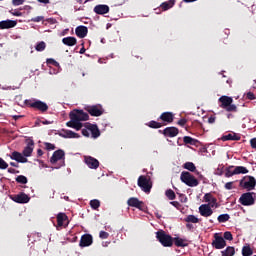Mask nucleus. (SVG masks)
<instances>
[{"label": "nucleus", "mask_w": 256, "mask_h": 256, "mask_svg": "<svg viewBox=\"0 0 256 256\" xmlns=\"http://www.w3.org/2000/svg\"><path fill=\"white\" fill-rule=\"evenodd\" d=\"M10 199H12V201H14L15 203L20 204L29 203V201H31L29 195L25 194L24 192L10 196Z\"/></svg>", "instance_id": "nucleus-15"}, {"label": "nucleus", "mask_w": 256, "mask_h": 256, "mask_svg": "<svg viewBox=\"0 0 256 256\" xmlns=\"http://www.w3.org/2000/svg\"><path fill=\"white\" fill-rule=\"evenodd\" d=\"M242 189H246L247 191H253L256 186V180L253 176H244L239 183Z\"/></svg>", "instance_id": "nucleus-7"}, {"label": "nucleus", "mask_w": 256, "mask_h": 256, "mask_svg": "<svg viewBox=\"0 0 256 256\" xmlns=\"http://www.w3.org/2000/svg\"><path fill=\"white\" fill-rule=\"evenodd\" d=\"M222 256H233L235 255V247L228 246L225 250L221 251Z\"/></svg>", "instance_id": "nucleus-33"}, {"label": "nucleus", "mask_w": 256, "mask_h": 256, "mask_svg": "<svg viewBox=\"0 0 256 256\" xmlns=\"http://www.w3.org/2000/svg\"><path fill=\"white\" fill-rule=\"evenodd\" d=\"M85 111H87L91 117H101L104 113L103 106H101V104L86 106Z\"/></svg>", "instance_id": "nucleus-9"}, {"label": "nucleus", "mask_w": 256, "mask_h": 256, "mask_svg": "<svg viewBox=\"0 0 256 256\" xmlns=\"http://www.w3.org/2000/svg\"><path fill=\"white\" fill-rule=\"evenodd\" d=\"M109 11L110 8L106 4H98L94 7V13H96V15H107Z\"/></svg>", "instance_id": "nucleus-24"}, {"label": "nucleus", "mask_w": 256, "mask_h": 256, "mask_svg": "<svg viewBox=\"0 0 256 256\" xmlns=\"http://www.w3.org/2000/svg\"><path fill=\"white\" fill-rule=\"evenodd\" d=\"M37 155H38V157H43V150L42 149H38L37 150Z\"/></svg>", "instance_id": "nucleus-63"}, {"label": "nucleus", "mask_w": 256, "mask_h": 256, "mask_svg": "<svg viewBox=\"0 0 256 256\" xmlns=\"http://www.w3.org/2000/svg\"><path fill=\"white\" fill-rule=\"evenodd\" d=\"M138 187L144 191V193H151V188L153 187L149 179H147V176L141 175L138 178Z\"/></svg>", "instance_id": "nucleus-11"}, {"label": "nucleus", "mask_w": 256, "mask_h": 256, "mask_svg": "<svg viewBox=\"0 0 256 256\" xmlns=\"http://www.w3.org/2000/svg\"><path fill=\"white\" fill-rule=\"evenodd\" d=\"M183 141L186 145H196L197 140L190 136H184Z\"/></svg>", "instance_id": "nucleus-39"}, {"label": "nucleus", "mask_w": 256, "mask_h": 256, "mask_svg": "<svg viewBox=\"0 0 256 256\" xmlns=\"http://www.w3.org/2000/svg\"><path fill=\"white\" fill-rule=\"evenodd\" d=\"M128 207H135V209H139V211H145L147 206H145V202L139 200V198L131 197L127 200Z\"/></svg>", "instance_id": "nucleus-12"}, {"label": "nucleus", "mask_w": 256, "mask_h": 256, "mask_svg": "<svg viewBox=\"0 0 256 256\" xmlns=\"http://www.w3.org/2000/svg\"><path fill=\"white\" fill-rule=\"evenodd\" d=\"M17 27V21L15 20H3L0 22V29H13Z\"/></svg>", "instance_id": "nucleus-27"}, {"label": "nucleus", "mask_w": 256, "mask_h": 256, "mask_svg": "<svg viewBox=\"0 0 256 256\" xmlns=\"http://www.w3.org/2000/svg\"><path fill=\"white\" fill-rule=\"evenodd\" d=\"M173 5H175V0H169L167 2H163L161 4V8L163 9V11H169V9L173 7Z\"/></svg>", "instance_id": "nucleus-34"}, {"label": "nucleus", "mask_w": 256, "mask_h": 256, "mask_svg": "<svg viewBox=\"0 0 256 256\" xmlns=\"http://www.w3.org/2000/svg\"><path fill=\"white\" fill-rule=\"evenodd\" d=\"M69 118L71 121H89V114L83 110L74 109L70 112Z\"/></svg>", "instance_id": "nucleus-6"}, {"label": "nucleus", "mask_w": 256, "mask_h": 256, "mask_svg": "<svg viewBox=\"0 0 256 256\" xmlns=\"http://www.w3.org/2000/svg\"><path fill=\"white\" fill-rule=\"evenodd\" d=\"M173 243L176 247H188L189 243H187V239L175 237L173 238Z\"/></svg>", "instance_id": "nucleus-31"}, {"label": "nucleus", "mask_w": 256, "mask_h": 256, "mask_svg": "<svg viewBox=\"0 0 256 256\" xmlns=\"http://www.w3.org/2000/svg\"><path fill=\"white\" fill-rule=\"evenodd\" d=\"M67 127H71V129H75L76 131H81L83 129V123L76 121V120H70L66 123Z\"/></svg>", "instance_id": "nucleus-30"}, {"label": "nucleus", "mask_w": 256, "mask_h": 256, "mask_svg": "<svg viewBox=\"0 0 256 256\" xmlns=\"http://www.w3.org/2000/svg\"><path fill=\"white\" fill-rule=\"evenodd\" d=\"M47 65H54V67H59V62H57L53 58H49L46 60Z\"/></svg>", "instance_id": "nucleus-46"}, {"label": "nucleus", "mask_w": 256, "mask_h": 256, "mask_svg": "<svg viewBox=\"0 0 256 256\" xmlns=\"http://www.w3.org/2000/svg\"><path fill=\"white\" fill-rule=\"evenodd\" d=\"M208 123H211V124L215 123V116H210L208 118Z\"/></svg>", "instance_id": "nucleus-62"}, {"label": "nucleus", "mask_w": 256, "mask_h": 256, "mask_svg": "<svg viewBox=\"0 0 256 256\" xmlns=\"http://www.w3.org/2000/svg\"><path fill=\"white\" fill-rule=\"evenodd\" d=\"M61 160H65V151L61 149L54 151V153L52 154V157L50 158V163L52 165H55L57 161H61Z\"/></svg>", "instance_id": "nucleus-19"}, {"label": "nucleus", "mask_w": 256, "mask_h": 256, "mask_svg": "<svg viewBox=\"0 0 256 256\" xmlns=\"http://www.w3.org/2000/svg\"><path fill=\"white\" fill-rule=\"evenodd\" d=\"M224 241L226 239V241H233V234H231V232L227 231L224 232V237H223Z\"/></svg>", "instance_id": "nucleus-47"}, {"label": "nucleus", "mask_w": 256, "mask_h": 256, "mask_svg": "<svg viewBox=\"0 0 256 256\" xmlns=\"http://www.w3.org/2000/svg\"><path fill=\"white\" fill-rule=\"evenodd\" d=\"M44 147L46 151H55L56 149L55 144H51L49 142H44Z\"/></svg>", "instance_id": "nucleus-45"}, {"label": "nucleus", "mask_w": 256, "mask_h": 256, "mask_svg": "<svg viewBox=\"0 0 256 256\" xmlns=\"http://www.w3.org/2000/svg\"><path fill=\"white\" fill-rule=\"evenodd\" d=\"M56 219H57V225H56L57 231H61L63 227L65 228L69 225V217L67 216V214L63 212L58 213L56 216Z\"/></svg>", "instance_id": "nucleus-10"}, {"label": "nucleus", "mask_w": 256, "mask_h": 256, "mask_svg": "<svg viewBox=\"0 0 256 256\" xmlns=\"http://www.w3.org/2000/svg\"><path fill=\"white\" fill-rule=\"evenodd\" d=\"M46 47H47V44L45 42L41 41L35 46V49H36V51L41 52V51H45Z\"/></svg>", "instance_id": "nucleus-43"}, {"label": "nucleus", "mask_w": 256, "mask_h": 256, "mask_svg": "<svg viewBox=\"0 0 256 256\" xmlns=\"http://www.w3.org/2000/svg\"><path fill=\"white\" fill-rule=\"evenodd\" d=\"M88 33L89 29L87 28V26H78L75 29V34L77 35V37H79V39H85Z\"/></svg>", "instance_id": "nucleus-26"}, {"label": "nucleus", "mask_w": 256, "mask_h": 256, "mask_svg": "<svg viewBox=\"0 0 256 256\" xmlns=\"http://www.w3.org/2000/svg\"><path fill=\"white\" fill-rule=\"evenodd\" d=\"M180 202L181 203H187L188 199L185 194H179Z\"/></svg>", "instance_id": "nucleus-53"}, {"label": "nucleus", "mask_w": 256, "mask_h": 256, "mask_svg": "<svg viewBox=\"0 0 256 256\" xmlns=\"http://www.w3.org/2000/svg\"><path fill=\"white\" fill-rule=\"evenodd\" d=\"M156 239L162 247H173V238L165 230H158L156 232Z\"/></svg>", "instance_id": "nucleus-2"}, {"label": "nucleus", "mask_w": 256, "mask_h": 256, "mask_svg": "<svg viewBox=\"0 0 256 256\" xmlns=\"http://www.w3.org/2000/svg\"><path fill=\"white\" fill-rule=\"evenodd\" d=\"M221 109H225L228 113H237V105L233 104V98L229 96H221L218 99Z\"/></svg>", "instance_id": "nucleus-1"}, {"label": "nucleus", "mask_w": 256, "mask_h": 256, "mask_svg": "<svg viewBox=\"0 0 256 256\" xmlns=\"http://www.w3.org/2000/svg\"><path fill=\"white\" fill-rule=\"evenodd\" d=\"M255 195L253 192L243 193L239 198V203L244 207H250L251 205H255Z\"/></svg>", "instance_id": "nucleus-8"}, {"label": "nucleus", "mask_w": 256, "mask_h": 256, "mask_svg": "<svg viewBox=\"0 0 256 256\" xmlns=\"http://www.w3.org/2000/svg\"><path fill=\"white\" fill-rule=\"evenodd\" d=\"M163 125H164L163 123L157 122L155 120H152L148 123V127H150L151 129H161Z\"/></svg>", "instance_id": "nucleus-35"}, {"label": "nucleus", "mask_w": 256, "mask_h": 256, "mask_svg": "<svg viewBox=\"0 0 256 256\" xmlns=\"http://www.w3.org/2000/svg\"><path fill=\"white\" fill-rule=\"evenodd\" d=\"M99 237L100 239H109V233L106 231H100Z\"/></svg>", "instance_id": "nucleus-49"}, {"label": "nucleus", "mask_w": 256, "mask_h": 256, "mask_svg": "<svg viewBox=\"0 0 256 256\" xmlns=\"http://www.w3.org/2000/svg\"><path fill=\"white\" fill-rule=\"evenodd\" d=\"M242 255L243 256H251V255H253V249H251V246H244L242 248Z\"/></svg>", "instance_id": "nucleus-38"}, {"label": "nucleus", "mask_w": 256, "mask_h": 256, "mask_svg": "<svg viewBox=\"0 0 256 256\" xmlns=\"http://www.w3.org/2000/svg\"><path fill=\"white\" fill-rule=\"evenodd\" d=\"M25 3V0H12V5L14 7H19V5H23Z\"/></svg>", "instance_id": "nucleus-50"}, {"label": "nucleus", "mask_w": 256, "mask_h": 256, "mask_svg": "<svg viewBox=\"0 0 256 256\" xmlns=\"http://www.w3.org/2000/svg\"><path fill=\"white\" fill-rule=\"evenodd\" d=\"M10 159H12L13 161H17V163H27L28 161L27 158H25L24 155L21 154V152L17 151L11 153Z\"/></svg>", "instance_id": "nucleus-25"}, {"label": "nucleus", "mask_w": 256, "mask_h": 256, "mask_svg": "<svg viewBox=\"0 0 256 256\" xmlns=\"http://www.w3.org/2000/svg\"><path fill=\"white\" fill-rule=\"evenodd\" d=\"M170 205H172L173 207H175L176 209H181V203L177 202V201H172L170 202Z\"/></svg>", "instance_id": "nucleus-55"}, {"label": "nucleus", "mask_w": 256, "mask_h": 256, "mask_svg": "<svg viewBox=\"0 0 256 256\" xmlns=\"http://www.w3.org/2000/svg\"><path fill=\"white\" fill-rule=\"evenodd\" d=\"M180 180L188 187H197V185H199V180H197L195 176L187 171H183L181 173Z\"/></svg>", "instance_id": "nucleus-5"}, {"label": "nucleus", "mask_w": 256, "mask_h": 256, "mask_svg": "<svg viewBox=\"0 0 256 256\" xmlns=\"http://www.w3.org/2000/svg\"><path fill=\"white\" fill-rule=\"evenodd\" d=\"M225 189H227L228 191H231V189H233V182H227L225 184Z\"/></svg>", "instance_id": "nucleus-57"}, {"label": "nucleus", "mask_w": 256, "mask_h": 256, "mask_svg": "<svg viewBox=\"0 0 256 256\" xmlns=\"http://www.w3.org/2000/svg\"><path fill=\"white\" fill-rule=\"evenodd\" d=\"M90 207L97 210L98 207H101V202L97 199L91 200L90 201Z\"/></svg>", "instance_id": "nucleus-44"}, {"label": "nucleus", "mask_w": 256, "mask_h": 256, "mask_svg": "<svg viewBox=\"0 0 256 256\" xmlns=\"http://www.w3.org/2000/svg\"><path fill=\"white\" fill-rule=\"evenodd\" d=\"M204 201L206 203H210L211 207H214V205L217 203V198L213 197L211 193H206L204 195Z\"/></svg>", "instance_id": "nucleus-32"}, {"label": "nucleus", "mask_w": 256, "mask_h": 256, "mask_svg": "<svg viewBox=\"0 0 256 256\" xmlns=\"http://www.w3.org/2000/svg\"><path fill=\"white\" fill-rule=\"evenodd\" d=\"M249 170L244 166H228L225 168V177H233V175H247Z\"/></svg>", "instance_id": "nucleus-4"}, {"label": "nucleus", "mask_w": 256, "mask_h": 256, "mask_svg": "<svg viewBox=\"0 0 256 256\" xmlns=\"http://www.w3.org/2000/svg\"><path fill=\"white\" fill-rule=\"evenodd\" d=\"M246 98H248L249 101H255L256 96H255V94H254L253 92H248V93L246 94Z\"/></svg>", "instance_id": "nucleus-51"}, {"label": "nucleus", "mask_w": 256, "mask_h": 256, "mask_svg": "<svg viewBox=\"0 0 256 256\" xmlns=\"http://www.w3.org/2000/svg\"><path fill=\"white\" fill-rule=\"evenodd\" d=\"M25 105L31 107V109H36L40 113H47L49 111V105L41 100H25Z\"/></svg>", "instance_id": "nucleus-3"}, {"label": "nucleus", "mask_w": 256, "mask_h": 256, "mask_svg": "<svg viewBox=\"0 0 256 256\" xmlns=\"http://www.w3.org/2000/svg\"><path fill=\"white\" fill-rule=\"evenodd\" d=\"M82 135L84 136V137H89V129H87V128H84V129H82Z\"/></svg>", "instance_id": "nucleus-59"}, {"label": "nucleus", "mask_w": 256, "mask_h": 256, "mask_svg": "<svg viewBox=\"0 0 256 256\" xmlns=\"http://www.w3.org/2000/svg\"><path fill=\"white\" fill-rule=\"evenodd\" d=\"M250 147L256 150V138L250 139Z\"/></svg>", "instance_id": "nucleus-56"}, {"label": "nucleus", "mask_w": 256, "mask_h": 256, "mask_svg": "<svg viewBox=\"0 0 256 256\" xmlns=\"http://www.w3.org/2000/svg\"><path fill=\"white\" fill-rule=\"evenodd\" d=\"M59 137L63 139H79L81 136L71 130L62 129L58 132Z\"/></svg>", "instance_id": "nucleus-18"}, {"label": "nucleus", "mask_w": 256, "mask_h": 256, "mask_svg": "<svg viewBox=\"0 0 256 256\" xmlns=\"http://www.w3.org/2000/svg\"><path fill=\"white\" fill-rule=\"evenodd\" d=\"M11 14L14 15V17H21L23 15L19 10H15L14 12H11Z\"/></svg>", "instance_id": "nucleus-58"}, {"label": "nucleus", "mask_w": 256, "mask_h": 256, "mask_svg": "<svg viewBox=\"0 0 256 256\" xmlns=\"http://www.w3.org/2000/svg\"><path fill=\"white\" fill-rule=\"evenodd\" d=\"M62 43L67 47H75V45H77V38L73 36H68L62 39Z\"/></svg>", "instance_id": "nucleus-28"}, {"label": "nucleus", "mask_w": 256, "mask_h": 256, "mask_svg": "<svg viewBox=\"0 0 256 256\" xmlns=\"http://www.w3.org/2000/svg\"><path fill=\"white\" fill-rule=\"evenodd\" d=\"M8 173H11V174L19 173V170H16L14 168H8Z\"/></svg>", "instance_id": "nucleus-60"}, {"label": "nucleus", "mask_w": 256, "mask_h": 256, "mask_svg": "<svg viewBox=\"0 0 256 256\" xmlns=\"http://www.w3.org/2000/svg\"><path fill=\"white\" fill-rule=\"evenodd\" d=\"M28 181L29 180L23 175H19L16 177V183H20L21 185H27Z\"/></svg>", "instance_id": "nucleus-42"}, {"label": "nucleus", "mask_w": 256, "mask_h": 256, "mask_svg": "<svg viewBox=\"0 0 256 256\" xmlns=\"http://www.w3.org/2000/svg\"><path fill=\"white\" fill-rule=\"evenodd\" d=\"M158 121H162V125H169L175 121V114L173 112H163Z\"/></svg>", "instance_id": "nucleus-14"}, {"label": "nucleus", "mask_w": 256, "mask_h": 256, "mask_svg": "<svg viewBox=\"0 0 256 256\" xmlns=\"http://www.w3.org/2000/svg\"><path fill=\"white\" fill-rule=\"evenodd\" d=\"M9 167V164L3 160V158L0 157V169L5 170Z\"/></svg>", "instance_id": "nucleus-48"}, {"label": "nucleus", "mask_w": 256, "mask_h": 256, "mask_svg": "<svg viewBox=\"0 0 256 256\" xmlns=\"http://www.w3.org/2000/svg\"><path fill=\"white\" fill-rule=\"evenodd\" d=\"M165 195L170 201H174V199H177V195L172 189L166 190Z\"/></svg>", "instance_id": "nucleus-36"}, {"label": "nucleus", "mask_w": 256, "mask_h": 256, "mask_svg": "<svg viewBox=\"0 0 256 256\" xmlns=\"http://www.w3.org/2000/svg\"><path fill=\"white\" fill-rule=\"evenodd\" d=\"M80 247H90V245H93V236L91 234H84L81 236Z\"/></svg>", "instance_id": "nucleus-22"}, {"label": "nucleus", "mask_w": 256, "mask_h": 256, "mask_svg": "<svg viewBox=\"0 0 256 256\" xmlns=\"http://www.w3.org/2000/svg\"><path fill=\"white\" fill-rule=\"evenodd\" d=\"M221 141H241V136L237 133H229L221 137Z\"/></svg>", "instance_id": "nucleus-29"}, {"label": "nucleus", "mask_w": 256, "mask_h": 256, "mask_svg": "<svg viewBox=\"0 0 256 256\" xmlns=\"http://www.w3.org/2000/svg\"><path fill=\"white\" fill-rule=\"evenodd\" d=\"M84 163H86L89 169H99V160L93 158L92 156H85Z\"/></svg>", "instance_id": "nucleus-20"}, {"label": "nucleus", "mask_w": 256, "mask_h": 256, "mask_svg": "<svg viewBox=\"0 0 256 256\" xmlns=\"http://www.w3.org/2000/svg\"><path fill=\"white\" fill-rule=\"evenodd\" d=\"M184 221L186 223H199V218H197L195 215H188Z\"/></svg>", "instance_id": "nucleus-40"}, {"label": "nucleus", "mask_w": 256, "mask_h": 256, "mask_svg": "<svg viewBox=\"0 0 256 256\" xmlns=\"http://www.w3.org/2000/svg\"><path fill=\"white\" fill-rule=\"evenodd\" d=\"M186 229H188L189 231H192V229H194V227H193V224H191V223H187L186 224Z\"/></svg>", "instance_id": "nucleus-61"}, {"label": "nucleus", "mask_w": 256, "mask_h": 256, "mask_svg": "<svg viewBox=\"0 0 256 256\" xmlns=\"http://www.w3.org/2000/svg\"><path fill=\"white\" fill-rule=\"evenodd\" d=\"M33 147H35V141H33V139L27 140V146L24 148L22 152L25 158L31 157L33 153Z\"/></svg>", "instance_id": "nucleus-23"}, {"label": "nucleus", "mask_w": 256, "mask_h": 256, "mask_svg": "<svg viewBox=\"0 0 256 256\" xmlns=\"http://www.w3.org/2000/svg\"><path fill=\"white\" fill-rule=\"evenodd\" d=\"M178 125H180V127H185V125H187V119L181 118V119L178 121Z\"/></svg>", "instance_id": "nucleus-54"}, {"label": "nucleus", "mask_w": 256, "mask_h": 256, "mask_svg": "<svg viewBox=\"0 0 256 256\" xmlns=\"http://www.w3.org/2000/svg\"><path fill=\"white\" fill-rule=\"evenodd\" d=\"M184 169H187V171H191L192 173H195V170L197 167H195V164L193 162H186L184 164Z\"/></svg>", "instance_id": "nucleus-37"}, {"label": "nucleus", "mask_w": 256, "mask_h": 256, "mask_svg": "<svg viewBox=\"0 0 256 256\" xmlns=\"http://www.w3.org/2000/svg\"><path fill=\"white\" fill-rule=\"evenodd\" d=\"M199 213L202 217H211L213 215V209L209 204H202L199 207Z\"/></svg>", "instance_id": "nucleus-21"}, {"label": "nucleus", "mask_w": 256, "mask_h": 256, "mask_svg": "<svg viewBox=\"0 0 256 256\" xmlns=\"http://www.w3.org/2000/svg\"><path fill=\"white\" fill-rule=\"evenodd\" d=\"M84 127L91 132L93 139H97V137L101 136V131L99 130V127L97 126V124H91L87 122L84 124Z\"/></svg>", "instance_id": "nucleus-16"}, {"label": "nucleus", "mask_w": 256, "mask_h": 256, "mask_svg": "<svg viewBox=\"0 0 256 256\" xmlns=\"http://www.w3.org/2000/svg\"><path fill=\"white\" fill-rule=\"evenodd\" d=\"M212 247L214 249H225L227 247V241L219 233L214 234V240L212 241Z\"/></svg>", "instance_id": "nucleus-13"}, {"label": "nucleus", "mask_w": 256, "mask_h": 256, "mask_svg": "<svg viewBox=\"0 0 256 256\" xmlns=\"http://www.w3.org/2000/svg\"><path fill=\"white\" fill-rule=\"evenodd\" d=\"M231 219V216L229 214H221L218 216V222L219 223H227Z\"/></svg>", "instance_id": "nucleus-41"}, {"label": "nucleus", "mask_w": 256, "mask_h": 256, "mask_svg": "<svg viewBox=\"0 0 256 256\" xmlns=\"http://www.w3.org/2000/svg\"><path fill=\"white\" fill-rule=\"evenodd\" d=\"M44 17L43 16H37L31 19L33 23H40V21H43Z\"/></svg>", "instance_id": "nucleus-52"}, {"label": "nucleus", "mask_w": 256, "mask_h": 256, "mask_svg": "<svg viewBox=\"0 0 256 256\" xmlns=\"http://www.w3.org/2000/svg\"><path fill=\"white\" fill-rule=\"evenodd\" d=\"M159 133H162L164 137H177L179 135V128L177 127H166L163 131L159 130Z\"/></svg>", "instance_id": "nucleus-17"}, {"label": "nucleus", "mask_w": 256, "mask_h": 256, "mask_svg": "<svg viewBox=\"0 0 256 256\" xmlns=\"http://www.w3.org/2000/svg\"><path fill=\"white\" fill-rule=\"evenodd\" d=\"M85 51H86L85 46H83V47L80 49V51H79L80 55L85 54Z\"/></svg>", "instance_id": "nucleus-64"}]
</instances>
